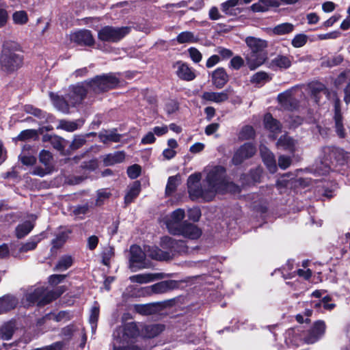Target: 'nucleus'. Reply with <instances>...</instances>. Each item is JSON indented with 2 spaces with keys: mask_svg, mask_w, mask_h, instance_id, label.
<instances>
[{
  "mask_svg": "<svg viewBox=\"0 0 350 350\" xmlns=\"http://www.w3.org/2000/svg\"><path fill=\"white\" fill-rule=\"evenodd\" d=\"M64 291L58 288L54 291H46L44 287H39L25 295L27 305L37 304L39 306L47 304L59 297Z\"/></svg>",
  "mask_w": 350,
  "mask_h": 350,
  "instance_id": "39448f33",
  "label": "nucleus"
},
{
  "mask_svg": "<svg viewBox=\"0 0 350 350\" xmlns=\"http://www.w3.org/2000/svg\"><path fill=\"white\" fill-rule=\"evenodd\" d=\"M12 21L15 25H24L27 23L29 17L24 10L16 11L12 14Z\"/></svg>",
  "mask_w": 350,
  "mask_h": 350,
  "instance_id": "a19ab883",
  "label": "nucleus"
},
{
  "mask_svg": "<svg viewBox=\"0 0 350 350\" xmlns=\"http://www.w3.org/2000/svg\"><path fill=\"white\" fill-rule=\"evenodd\" d=\"M176 40L178 44L195 43L198 41V38L193 32L186 31L180 33Z\"/></svg>",
  "mask_w": 350,
  "mask_h": 350,
  "instance_id": "f704fd0d",
  "label": "nucleus"
},
{
  "mask_svg": "<svg viewBox=\"0 0 350 350\" xmlns=\"http://www.w3.org/2000/svg\"><path fill=\"white\" fill-rule=\"evenodd\" d=\"M342 61V57L340 55H338L328 58L323 62V64L327 67H333L340 64Z\"/></svg>",
  "mask_w": 350,
  "mask_h": 350,
  "instance_id": "13d9d810",
  "label": "nucleus"
},
{
  "mask_svg": "<svg viewBox=\"0 0 350 350\" xmlns=\"http://www.w3.org/2000/svg\"><path fill=\"white\" fill-rule=\"evenodd\" d=\"M146 253L136 245L130 247L129 267L133 271L146 269L150 267V263L146 260Z\"/></svg>",
  "mask_w": 350,
  "mask_h": 350,
  "instance_id": "1a4fd4ad",
  "label": "nucleus"
},
{
  "mask_svg": "<svg viewBox=\"0 0 350 350\" xmlns=\"http://www.w3.org/2000/svg\"><path fill=\"white\" fill-rule=\"evenodd\" d=\"M140 173L141 167L137 164L130 166L127 170V174L132 179L137 178L140 175Z\"/></svg>",
  "mask_w": 350,
  "mask_h": 350,
  "instance_id": "bf43d9fd",
  "label": "nucleus"
},
{
  "mask_svg": "<svg viewBox=\"0 0 350 350\" xmlns=\"http://www.w3.org/2000/svg\"><path fill=\"white\" fill-rule=\"evenodd\" d=\"M308 39V38L306 34L299 33L295 35V36L293 38L291 44L295 48H300L306 44Z\"/></svg>",
  "mask_w": 350,
  "mask_h": 350,
  "instance_id": "8fccbe9b",
  "label": "nucleus"
},
{
  "mask_svg": "<svg viewBox=\"0 0 350 350\" xmlns=\"http://www.w3.org/2000/svg\"><path fill=\"white\" fill-rule=\"evenodd\" d=\"M264 124L265 128L273 135L278 134L281 131V124L273 118L270 113H267L264 117Z\"/></svg>",
  "mask_w": 350,
  "mask_h": 350,
  "instance_id": "bb28decb",
  "label": "nucleus"
},
{
  "mask_svg": "<svg viewBox=\"0 0 350 350\" xmlns=\"http://www.w3.org/2000/svg\"><path fill=\"white\" fill-rule=\"evenodd\" d=\"M170 227V232L174 235H181L190 239H196L202 234L200 228L193 224L185 221L179 226V228H174L172 226Z\"/></svg>",
  "mask_w": 350,
  "mask_h": 350,
  "instance_id": "9b49d317",
  "label": "nucleus"
},
{
  "mask_svg": "<svg viewBox=\"0 0 350 350\" xmlns=\"http://www.w3.org/2000/svg\"><path fill=\"white\" fill-rule=\"evenodd\" d=\"M45 318L49 320H53L59 322L63 320H68L70 319L68 313L66 311H61L57 314L51 313L46 315Z\"/></svg>",
  "mask_w": 350,
  "mask_h": 350,
  "instance_id": "864d4df0",
  "label": "nucleus"
},
{
  "mask_svg": "<svg viewBox=\"0 0 350 350\" xmlns=\"http://www.w3.org/2000/svg\"><path fill=\"white\" fill-rule=\"evenodd\" d=\"M178 184V177L177 176H170L168 178L166 185L165 193L167 196L171 195L175 191Z\"/></svg>",
  "mask_w": 350,
  "mask_h": 350,
  "instance_id": "09e8293b",
  "label": "nucleus"
},
{
  "mask_svg": "<svg viewBox=\"0 0 350 350\" xmlns=\"http://www.w3.org/2000/svg\"><path fill=\"white\" fill-rule=\"evenodd\" d=\"M68 237V234L66 232H62L59 233L55 239L52 241L53 247L59 248L66 242Z\"/></svg>",
  "mask_w": 350,
  "mask_h": 350,
  "instance_id": "5fc2aeb1",
  "label": "nucleus"
},
{
  "mask_svg": "<svg viewBox=\"0 0 350 350\" xmlns=\"http://www.w3.org/2000/svg\"><path fill=\"white\" fill-rule=\"evenodd\" d=\"M178 285V282L175 280H164L149 286L148 288L153 293L163 294L176 288Z\"/></svg>",
  "mask_w": 350,
  "mask_h": 350,
  "instance_id": "f3484780",
  "label": "nucleus"
},
{
  "mask_svg": "<svg viewBox=\"0 0 350 350\" xmlns=\"http://www.w3.org/2000/svg\"><path fill=\"white\" fill-rule=\"evenodd\" d=\"M70 39L72 42L81 46H92L94 39L90 30L81 29L70 33Z\"/></svg>",
  "mask_w": 350,
  "mask_h": 350,
  "instance_id": "2eb2a0df",
  "label": "nucleus"
},
{
  "mask_svg": "<svg viewBox=\"0 0 350 350\" xmlns=\"http://www.w3.org/2000/svg\"><path fill=\"white\" fill-rule=\"evenodd\" d=\"M87 92L88 90L83 84H78L70 87L69 92L66 94V99H68L71 106L75 107L82 102L87 94Z\"/></svg>",
  "mask_w": 350,
  "mask_h": 350,
  "instance_id": "f8f14e48",
  "label": "nucleus"
},
{
  "mask_svg": "<svg viewBox=\"0 0 350 350\" xmlns=\"http://www.w3.org/2000/svg\"><path fill=\"white\" fill-rule=\"evenodd\" d=\"M133 308L135 312L143 315L152 314L157 311V306L154 304H135Z\"/></svg>",
  "mask_w": 350,
  "mask_h": 350,
  "instance_id": "473e14b6",
  "label": "nucleus"
},
{
  "mask_svg": "<svg viewBox=\"0 0 350 350\" xmlns=\"http://www.w3.org/2000/svg\"><path fill=\"white\" fill-rule=\"evenodd\" d=\"M260 154L265 164L271 173H274L277 170V165L274 155L265 146H260Z\"/></svg>",
  "mask_w": 350,
  "mask_h": 350,
  "instance_id": "412c9836",
  "label": "nucleus"
},
{
  "mask_svg": "<svg viewBox=\"0 0 350 350\" xmlns=\"http://www.w3.org/2000/svg\"><path fill=\"white\" fill-rule=\"evenodd\" d=\"M140 183L138 181L135 182L130 187L129 191L124 197V202L126 204L131 203L135 198L139 194Z\"/></svg>",
  "mask_w": 350,
  "mask_h": 350,
  "instance_id": "c9c22d12",
  "label": "nucleus"
},
{
  "mask_svg": "<svg viewBox=\"0 0 350 350\" xmlns=\"http://www.w3.org/2000/svg\"><path fill=\"white\" fill-rule=\"evenodd\" d=\"M89 135H76L70 147L72 150H77L82 147L86 142V137Z\"/></svg>",
  "mask_w": 350,
  "mask_h": 350,
  "instance_id": "6e6d98bb",
  "label": "nucleus"
},
{
  "mask_svg": "<svg viewBox=\"0 0 350 350\" xmlns=\"http://www.w3.org/2000/svg\"><path fill=\"white\" fill-rule=\"evenodd\" d=\"M174 67L176 69V73L180 79L185 81H192L196 78L193 70L187 64L177 62Z\"/></svg>",
  "mask_w": 350,
  "mask_h": 350,
  "instance_id": "dca6fc26",
  "label": "nucleus"
},
{
  "mask_svg": "<svg viewBox=\"0 0 350 350\" xmlns=\"http://www.w3.org/2000/svg\"><path fill=\"white\" fill-rule=\"evenodd\" d=\"M39 158L40 163L45 166L49 167L52 159V155L50 152L45 150H42L40 153Z\"/></svg>",
  "mask_w": 350,
  "mask_h": 350,
  "instance_id": "052dcab7",
  "label": "nucleus"
},
{
  "mask_svg": "<svg viewBox=\"0 0 350 350\" xmlns=\"http://www.w3.org/2000/svg\"><path fill=\"white\" fill-rule=\"evenodd\" d=\"M255 152V146L251 143H245L234 152L232 163L234 165L241 164L244 160L252 157Z\"/></svg>",
  "mask_w": 350,
  "mask_h": 350,
  "instance_id": "ddd939ff",
  "label": "nucleus"
},
{
  "mask_svg": "<svg viewBox=\"0 0 350 350\" xmlns=\"http://www.w3.org/2000/svg\"><path fill=\"white\" fill-rule=\"evenodd\" d=\"M99 316V308L97 306L92 307L91 314L90 316V323L91 325L92 330L95 332L97 327V321Z\"/></svg>",
  "mask_w": 350,
  "mask_h": 350,
  "instance_id": "3c124183",
  "label": "nucleus"
},
{
  "mask_svg": "<svg viewBox=\"0 0 350 350\" xmlns=\"http://www.w3.org/2000/svg\"><path fill=\"white\" fill-rule=\"evenodd\" d=\"M345 81H348V85L344 90V100L347 104H348L350 103V70H347L341 72L336 79L335 83L337 85H340Z\"/></svg>",
  "mask_w": 350,
  "mask_h": 350,
  "instance_id": "393cba45",
  "label": "nucleus"
},
{
  "mask_svg": "<svg viewBox=\"0 0 350 350\" xmlns=\"http://www.w3.org/2000/svg\"><path fill=\"white\" fill-rule=\"evenodd\" d=\"M321 154L322 161L317 163L314 170L319 175H325L329 172L330 163H333V160H339V157L342 156V150L335 147L327 146L322 149Z\"/></svg>",
  "mask_w": 350,
  "mask_h": 350,
  "instance_id": "0eeeda50",
  "label": "nucleus"
},
{
  "mask_svg": "<svg viewBox=\"0 0 350 350\" xmlns=\"http://www.w3.org/2000/svg\"><path fill=\"white\" fill-rule=\"evenodd\" d=\"M325 324L323 321H317L312 329L304 336L303 339L306 343L312 344L317 342L325 333Z\"/></svg>",
  "mask_w": 350,
  "mask_h": 350,
  "instance_id": "4468645a",
  "label": "nucleus"
},
{
  "mask_svg": "<svg viewBox=\"0 0 350 350\" xmlns=\"http://www.w3.org/2000/svg\"><path fill=\"white\" fill-rule=\"evenodd\" d=\"M29 148V146H25L22 154L19 156L21 161L26 165H32L36 163V159L34 156L30 154H26L25 152L26 149Z\"/></svg>",
  "mask_w": 350,
  "mask_h": 350,
  "instance_id": "49530a36",
  "label": "nucleus"
},
{
  "mask_svg": "<svg viewBox=\"0 0 350 350\" xmlns=\"http://www.w3.org/2000/svg\"><path fill=\"white\" fill-rule=\"evenodd\" d=\"M18 45L13 41L4 42L0 55V67L3 72L12 73L20 68L23 62V58L16 53Z\"/></svg>",
  "mask_w": 350,
  "mask_h": 350,
  "instance_id": "20e7f679",
  "label": "nucleus"
},
{
  "mask_svg": "<svg viewBox=\"0 0 350 350\" xmlns=\"http://www.w3.org/2000/svg\"><path fill=\"white\" fill-rule=\"evenodd\" d=\"M8 5L4 0H0V29L4 27L9 20Z\"/></svg>",
  "mask_w": 350,
  "mask_h": 350,
  "instance_id": "ea45409f",
  "label": "nucleus"
},
{
  "mask_svg": "<svg viewBox=\"0 0 350 350\" xmlns=\"http://www.w3.org/2000/svg\"><path fill=\"white\" fill-rule=\"evenodd\" d=\"M50 97L53 101V104L59 111L67 113L69 112L70 104L66 98L60 97L53 93H50Z\"/></svg>",
  "mask_w": 350,
  "mask_h": 350,
  "instance_id": "a878e982",
  "label": "nucleus"
},
{
  "mask_svg": "<svg viewBox=\"0 0 350 350\" xmlns=\"http://www.w3.org/2000/svg\"><path fill=\"white\" fill-rule=\"evenodd\" d=\"M277 146L278 148L293 152L295 150V142L291 137L284 135L278 139Z\"/></svg>",
  "mask_w": 350,
  "mask_h": 350,
  "instance_id": "c756f323",
  "label": "nucleus"
},
{
  "mask_svg": "<svg viewBox=\"0 0 350 350\" xmlns=\"http://www.w3.org/2000/svg\"><path fill=\"white\" fill-rule=\"evenodd\" d=\"M188 51L190 57L194 62L198 63L201 61L202 56L201 53L197 49L191 47Z\"/></svg>",
  "mask_w": 350,
  "mask_h": 350,
  "instance_id": "69168bd1",
  "label": "nucleus"
},
{
  "mask_svg": "<svg viewBox=\"0 0 350 350\" xmlns=\"http://www.w3.org/2000/svg\"><path fill=\"white\" fill-rule=\"evenodd\" d=\"M201 174H191L187 179V189L192 200H212L216 193L230 192L238 193L240 188L226 179V170L221 166H214L208 170L205 179L200 183Z\"/></svg>",
  "mask_w": 350,
  "mask_h": 350,
  "instance_id": "f257e3e1",
  "label": "nucleus"
},
{
  "mask_svg": "<svg viewBox=\"0 0 350 350\" xmlns=\"http://www.w3.org/2000/svg\"><path fill=\"white\" fill-rule=\"evenodd\" d=\"M291 164V159L288 156L281 155L278 158V165L281 169L285 170Z\"/></svg>",
  "mask_w": 350,
  "mask_h": 350,
  "instance_id": "0e129e2a",
  "label": "nucleus"
},
{
  "mask_svg": "<svg viewBox=\"0 0 350 350\" xmlns=\"http://www.w3.org/2000/svg\"><path fill=\"white\" fill-rule=\"evenodd\" d=\"M278 101L284 107L291 105L293 100V90H286L278 96Z\"/></svg>",
  "mask_w": 350,
  "mask_h": 350,
  "instance_id": "37998d69",
  "label": "nucleus"
},
{
  "mask_svg": "<svg viewBox=\"0 0 350 350\" xmlns=\"http://www.w3.org/2000/svg\"><path fill=\"white\" fill-rule=\"evenodd\" d=\"M213 85L218 89L222 88L228 81V75L223 68H217L212 74Z\"/></svg>",
  "mask_w": 350,
  "mask_h": 350,
  "instance_id": "b1692460",
  "label": "nucleus"
},
{
  "mask_svg": "<svg viewBox=\"0 0 350 350\" xmlns=\"http://www.w3.org/2000/svg\"><path fill=\"white\" fill-rule=\"evenodd\" d=\"M163 278L162 273H140L129 277V280L131 282L139 283V284H146L153 282L157 280Z\"/></svg>",
  "mask_w": 350,
  "mask_h": 350,
  "instance_id": "aec40b11",
  "label": "nucleus"
},
{
  "mask_svg": "<svg viewBox=\"0 0 350 350\" xmlns=\"http://www.w3.org/2000/svg\"><path fill=\"white\" fill-rule=\"evenodd\" d=\"M241 0H228L221 5V10L226 14H232V9L237 5Z\"/></svg>",
  "mask_w": 350,
  "mask_h": 350,
  "instance_id": "603ef678",
  "label": "nucleus"
},
{
  "mask_svg": "<svg viewBox=\"0 0 350 350\" xmlns=\"http://www.w3.org/2000/svg\"><path fill=\"white\" fill-rule=\"evenodd\" d=\"M201 217V211L199 208L193 207L188 210V217L193 221H198Z\"/></svg>",
  "mask_w": 350,
  "mask_h": 350,
  "instance_id": "e2e57ef3",
  "label": "nucleus"
},
{
  "mask_svg": "<svg viewBox=\"0 0 350 350\" xmlns=\"http://www.w3.org/2000/svg\"><path fill=\"white\" fill-rule=\"evenodd\" d=\"M160 245L164 250L156 246L145 247L146 255L154 260H167L176 253L183 254L188 252V248L183 241L176 240L167 236L161 239Z\"/></svg>",
  "mask_w": 350,
  "mask_h": 350,
  "instance_id": "f03ea898",
  "label": "nucleus"
},
{
  "mask_svg": "<svg viewBox=\"0 0 350 350\" xmlns=\"http://www.w3.org/2000/svg\"><path fill=\"white\" fill-rule=\"evenodd\" d=\"M120 83L118 78L113 74L96 76L85 85L95 93H100L116 88Z\"/></svg>",
  "mask_w": 350,
  "mask_h": 350,
  "instance_id": "423d86ee",
  "label": "nucleus"
},
{
  "mask_svg": "<svg viewBox=\"0 0 350 350\" xmlns=\"http://www.w3.org/2000/svg\"><path fill=\"white\" fill-rule=\"evenodd\" d=\"M124 152L122 151H118L105 155L103 158V163L106 166L113 165L122 162L124 160Z\"/></svg>",
  "mask_w": 350,
  "mask_h": 350,
  "instance_id": "c85d7f7f",
  "label": "nucleus"
},
{
  "mask_svg": "<svg viewBox=\"0 0 350 350\" xmlns=\"http://www.w3.org/2000/svg\"><path fill=\"white\" fill-rule=\"evenodd\" d=\"M244 61L240 56H236L230 60V66L235 70L239 69L243 65Z\"/></svg>",
  "mask_w": 350,
  "mask_h": 350,
  "instance_id": "338daca9",
  "label": "nucleus"
},
{
  "mask_svg": "<svg viewBox=\"0 0 350 350\" xmlns=\"http://www.w3.org/2000/svg\"><path fill=\"white\" fill-rule=\"evenodd\" d=\"M202 100L216 103H221L226 101L229 98L228 90L220 92H204L201 96Z\"/></svg>",
  "mask_w": 350,
  "mask_h": 350,
  "instance_id": "a211bd4d",
  "label": "nucleus"
},
{
  "mask_svg": "<svg viewBox=\"0 0 350 350\" xmlns=\"http://www.w3.org/2000/svg\"><path fill=\"white\" fill-rule=\"evenodd\" d=\"M292 60V57L278 55L271 61L269 67L272 69H287L291 67Z\"/></svg>",
  "mask_w": 350,
  "mask_h": 350,
  "instance_id": "5701e85b",
  "label": "nucleus"
},
{
  "mask_svg": "<svg viewBox=\"0 0 350 350\" xmlns=\"http://www.w3.org/2000/svg\"><path fill=\"white\" fill-rule=\"evenodd\" d=\"M245 42L250 49L245 57L246 64L250 70H255L263 64L267 59L265 49L268 46L267 42L254 36L247 37Z\"/></svg>",
  "mask_w": 350,
  "mask_h": 350,
  "instance_id": "7ed1b4c3",
  "label": "nucleus"
},
{
  "mask_svg": "<svg viewBox=\"0 0 350 350\" xmlns=\"http://www.w3.org/2000/svg\"><path fill=\"white\" fill-rule=\"evenodd\" d=\"M164 329V326L160 324L147 325L142 329V334L146 338H154L160 334Z\"/></svg>",
  "mask_w": 350,
  "mask_h": 350,
  "instance_id": "cd10ccee",
  "label": "nucleus"
},
{
  "mask_svg": "<svg viewBox=\"0 0 350 350\" xmlns=\"http://www.w3.org/2000/svg\"><path fill=\"white\" fill-rule=\"evenodd\" d=\"M14 331V323L12 321L7 322L0 327V338L5 340H10Z\"/></svg>",
  "mask_w": 350,
  "mask_h": 350,
  "instance_id": "72a5a7b5",
  "label": "nucleus"
},
{
  "mask_svg": "<svg viewBox=\"0 0 350 350\" xmlns=\"http://www.w3.org/2000/svg\"><path fill=\"white\" fill-rule=\"evenodd\" d=\"M269 81V75L265 72H258L251 78L250 81L252 83L261 85Z\"/></svg>",
  "mask_w": 350,
  "mask_h": 350,
  "instance_id": "a18cd8bd",
  "label": "nucleus"
},
{
  "mask_svg": "<svg viewBox=\"0 0 350 350\" xmlns=\"http://www.w3.org/2000/svg\"><path fill=\"white\" fill-rule=\"evenodd\" d=\"M18 304V299L13 295H6L0 297V314L8 312L15 308Z\"/></svg>",
  "mask_w": 350,
  "mask_h": 350,
  "instance_id": "4be33fe9",
  "label": "nucleus"
},
{
  "mask_svg": "<svg viewBox=\"0 0 350 350\" xmlns=\"http://www.w3.org/2000/svg\"><path fill=\"white\" fill-rule=\"evenodd\" d=\"M113 255L114 252L112 247H108L105 249L103 254V263L106 266H109L110 264V260L113 256Z\"/></svg>",
  "mask_w": 350,
  "mask_h": 350,
  "instance_id": "680f3d73",
  "label": "nucleus"
},
{
  "mask_svg": "<svg viewBox=\"0 0 350 350\" xmlns=\"http://www.w3.org/2000/svg\"><path fill=\"white\" fill-rule=\"evenodd\" d=\"M130 31L129 27L105 26L98 32V38L103 42H116L129 34Z\"/></svg>",
  "mask_w": 350,
  "mask_h": 350,
  "instance_id": "6e6552de",
  "label": "nucleus"
},
{
  "mask_svg": "<svg viewBox=\"0 0 350 350\" xmlns=\"http://www.w3.org/2000/svg\"><path fill=\"white\" fill-rule=\"evenodd\" d=\"M185 215V211L182 208H178L173 211L170 216L166 219L165 224L170 232V227L172 226L174 228H179L182 225L180 221L184 219Z\"/></svg>",
  "mask_w": 350,
  "mask_h": 350,
  "instance_id": "6ab92c4d",
  "label": "nucleus"
},
{
  "mask_svg": "<svg viewBox=\"0 0 350 350\" xmlns=\"http://www.w3.org/2000/svg\"><path fill=\"white\" fill-rule=\"evenodd\" d=\"M98 137L104 144L108 142H118L121 139V135L116 133V131H104L100 132Z\"/></svg>",
  "mask_w": 350,
  "mask_h": 350,
  "instance_id": "2f4dec72",
  "label": "nucleus"
},
{
  "mask_svg": "<svg viewBox=\"0 0 350 350\" xmlns=\"http://www.w3.org/2000/svg\"><path fill=\"white\" fill-rule=\"evenodd\" d=\"M84 123L83 120H77L75 121H68V120H60L58 128H60L63 130H65L68 132H73L78 129L81 128Z\"/></svg>",
  "mask_w": 350,
  "mask_h": 350,
  "instance_id": "7c9ffc66",
  "label": "nucleus"
},
{
  "mask_svg": "<svg viewBox=\"0 0 350 350\" xmlns=\"http://www.w3.org/2000/svg\"><path fill=\"white\" fill-rule=\"evenodd\" d=\"M33 228V224L29 221H26L24 223L19 224L16 228V234L18 238L21 239L28 234Z\"/></svg>",
  "mask_w": 350,
  "mask_h": 350,
  "instance_id": "e433bc0d",
  "label": "nucleus"
},
{
  "mask_svg": "<svg viewBox=\"0 0 350 350\" xmlns=\"http://www.w3.org/2000/svg\"><path fill=\"white\" fill-rule=\"evenodd\" d=\"M129 343H123L122 340L117 341L116 338L113 340V350H129Z\"/></svg>",
  "mask_w": 350,
  "mask_h": 350,
  "instance_id": "774afa93",
  "label": "nucleus"
},
{
  "mask_svg": "<svg viewBox=\"0 0 350 350\" xmlns=\"http://www.w3.org/2000/svg\"><path fill=\"white\" fill-rule=\"evenodd\" d=\"M72 258L70 256L66 255L62 256L55 265L54 270L63 271L68 269L72 265Z\"/></svg>",
  "mask_w": 350,
  "mask_h": 350,
  "instance_id": "4c0bfd02",
  "label": "nucleus"
},
{
  "mask_svg": "<svg viewBox=\"0 0 350 350\" xmlns=\"http://www.w3.org/2000/svg\"><path fill=\"white\" fill-rule=\"evenodd\" d=\"M40 241V239L37 237L31 238L29 239V241H28L25 243H23L20 247L19 252L23 253V252H27L28 251L33 250L36 247V246Z\"/></svg>",
  "mask_w": 350,
  "mask_h": 350,
  "instance_id": "c03bdc74",
  "label": "nucleus"
},
{
  "mask_svg": "<svg viewBox=\"0 0 350 350\" xmlns=\"http://www.w3.org/2000/svg\"><path fill=\"white\" fill-rule=\"evenodd\" d=\"M139 334V329L135 323H129L120 327L113 332V338L123 343H130Z\"/></svg>",
  "mask_w": 350,
  "mask_h": 350,
  "instance_id": "9d476101",
  "label": "nucleus"
},
{
  "mask_svg": "<svg viewBox=\"0 0 350 350\" xmlns=\"http://www.w3.org/2000/svg\"><path fill=\"white\" fill-rule=\"evenodd\" d=\"M24 111L29 114L34 116L35 117L41 119V120H47L49 118V115L46 114L44 111L41 109L34 107L31 105H26L24 106Z\"/></svg>",
  "mask_w": 350,
  "mask_h": 350,
  "instance_id": "79ce46f5",
  "label": "nucleus"
},
{
  "mask_svg": "<svg viewBox=\"0 0 350 350\" xmlns=\"http://www.w3.org/2000/svg\"><path fill=\"white\" fill-rule=\"evenodd\" d=\"M255 134L254 129L250 126H245L241 130L239 134V139L241 140H247L254 137Z\"/></svg>",
  "mask_w": 350,
  "mask_h": 350,
  "instance_id": "de8ad7c7",
  "label": "nucleus"
},
{
  "mask_svg": "<svg viewBox=\"0 0 350 350\" xmlns=\"http://www.w3.org/2000/svg\"><path fill=\"white\" fill-rule=\"evenodd\" d=\"M37 132L33 129L24 130L20 133L17 137V139L20 141H25L29 139L36 137Z\"/></svg>",
  "mask_w": 350,
  "mask_h": 350,
  "instance_id": "4d7b16f0",
  "label": "nucleus"
},
{
  "mask_svg": "<svg viewBox=\"0 0 350 350\" xmlns=\"http://www.w3.org/2000/svg\"><path fill=\"white\" fill-rule=\"evenodd\" d=\"M294 30V25L290 23H281L273 29V33L275 35H286Z\"/></svg>",
  "mask_w": 350,
  "mask_h": 350,
  "instance_id": "58836bf2",
  "label": "nucleus"
}]
</instances>
